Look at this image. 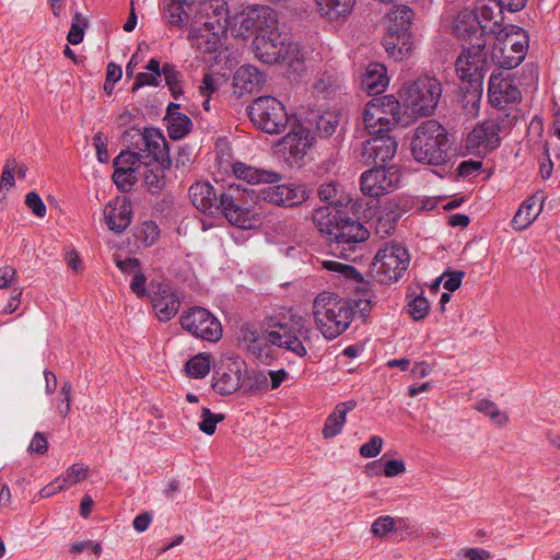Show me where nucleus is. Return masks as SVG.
<instances>
[{
  "instance_id": "obj_1",
  "label": "nucleus",
  "mask_w": 560,
  "mask_h": 560,
  "mask_svg": "<svg viewBox=\"0 0 560 560\" xmlns=\"http://www.w3.org/2000/svg\"><path fill=\"white\" fill-rule=\"evenodd\" d=\"M314 335L310 320L298 311L289 310L270 317L268 330L264 338L250 324H244L238 331V342L250 353L261 357L266 350V341L284 349L299 358L307 355Z\"/></svg>"
},
{
  "instance_id": "obj_2",
  "label": "nucleus",
  "mask_w": 560,
  "mask_h": 560,
  "mask_svg": "<svg viewBox=\"0 0 560 560\" xmlns=\"http://www.w3.org/2000/svg\"><path fill=\"white\" fill-rule=\"evenodd\" d=\"M248 191L234 183L220 194L208 182H198L190 186L189 198L200 212L213 214L221 210L226 220L243 230L256 228L259 218L246 207Z\"/></svg>"
},
{
  "instance_id": "obj_3",
  "label": "nucleus",
  "mask_w": 560,
  "mask_h": 560,
  "mask_svg": "<svg viewBox=\"0 0 560 560\" xmlns=\"http://www.w3.org/2000/svg\"><path fill=\"white\" fill-rule=\"evenodd\" d=\"M236 19L245 31H256L252 46L257 59L268 65L282 62L289 38L279 30L278 15L273 9L268 5H249Z\"/></svg>"
},
{
  "instance_id": "obj_4",
  "label": "nucleus",
  "mask_w": 560,
  "mask_h": 560,
  "mask_svg": "<svg viewBox=\"0 0 560 560\" xmlns=\"http://www.w3.org/2000/svg\"><path fill=\"white\" fill-rule=\"evenodd\" d=\"M313 221L334 255L345 259H352L358 246L369 238L368 229L350 215L349 209L322 207L314 211Z\"/></svg>"
},
{
  "instance_id": "obj_5",
  "label": "nucleus",
  "mask_w": 560,
  "mask_h": 560,
  "mask_svg": "<svg viewBox=\"0 0 560 560\" xmlns=\"http://www.w3.org/2000/svg\"><path fill=\"white\" fill-rule=\"evenodd\" d=\"M409 149L418 163L443 165L448 161L451 149L448 133L438 120H424L412 130Z\"/></svg>"
},
{
  "instance_id": "obj_6",
  "label": "nucleus",
  "mask_w": 560,
  "mask_h": 560,
  "mask_svg": "<svg viewBox=\"0 0 560 560\" xmlns=\"http://www.w3.org/2000/svg\"><path fill=\"white\" fill-rule=\"evenodd\" d=\"M312 315L323 337L334 340L349 328L353 319V307L350 301L338 294L323 291L314 299Z\"/></svg>"
},
{
  "instance_id": "obj_7",
  "label": "nucleus",
  "mask_w": 560,
  "mask_h": 560,
  "mask_svg": "<svg viewBox=\"0 0 560 560\" xmlns=\"http://www.w3.org/2000/svg\"><path fill=\"white\" fill-rule=\"evenodd\" d=\"M442 95V84L434 77L422 75L404 85L398 96L417 117L431 116Z\"/></svg>"
},
{
  "instance_id": "obj_8",
  "label": "nucleus",
  "mask_w": 560,
  "mask_h": 560,
  "mask_svg": "<svg viewBox=\"0 0 560 560\" xmlns=\"http://www.w3.org/2000/svg\"><path fill=\"white\" fill-rule=\"evenodd\" d=\"M491 59L503 69L516 68L528 50V35L516 25H505V30L494 34Z\"/></svg>"
},
{
  "instance_id": "obj_9",
  "label": "nucleus",
  "mask_w": 560,
  "mask_h": 560,
  "mask_svg": "<svg viewBox=\"0 0 560 560\" xmlns=\"http://www.w3.org/2000/svg\"><path fill=\"white\" fill-rule=\"evenodd\" d=\"M413 12L407 5H395L387 13V57L395 61L407 59L412 51L410 25Z\"/></svg>"
},
{
  "instance_id": "obj_10",
  "label": "nucleus",
  "mask_w": 560,
  "mask_h": 560,
  "mask_svg": "<svg viewBox=\"0 0 560 560\" xmlns=\"http://www.w3.org/2000/svg\"><path fill=\"white\" fill-rule=\"evenodd\" d=\"M377 141L364 143L362 155L368 165H374L373 168L365 171L361 175V190L370 200V208H378L381 198L385 195V150Z\"/></svg>"
},
{
  "instance_id": "obj_11",
  "label": "nucleus",
  "mask_w": 560,
  "mask_h": 560,
  "mask_svg": "<svg viewBox=\"0 0 560 560\" xmlns=\"http://www.w3.org/2000/svg\"><path fill=\"white\" fill-rule=\"evenodd\" d=\"M247 112L253 125L266 133H281L289 122L284 105L273 96L257 97Z\"/></svg>"
},
{
  "instance_id": "obj_12",
  "label": "nucleus",
  "mask_w": 560,
  "mask_h": 560,
  "mask_svg": "<svg viewBox=\"0 0 560 560\" xmlns=\"http://www.w3.org/2000/svg\"><path fill=\"white\" fill-rule=\"evenodd\" d=\"M182 327L196 338L217 342L222 337L221 323L208 310L195 306L180 316Z\"/></svg>"
},
{
  "instance_id": "obj_13",
  "label": "nucleus",
  "mask_w": 560,
  "mask_h": 560,
  "mask_svg": "<svg viewBox=\"0 0 560 560\" xmlns=\"http://www.w3.org/2000/svg\"><path fill=\"white\" fill-rule=\"evenodd\" d=\"M483 49L485 40L477 38L476 44L464 49L457 57L455 68L460 80L471 85H481L488 65Z\"/></svg>"
},
{
  "instance_id": "obj_14",
  "label": "nucleus",
  "mask_w": 560,
  "mask_h": 560,
  "mask_svg": "<svg viewBox=\"0 0 560 560\" xmlns=\"http://www.w3.org/2000/svg\"><path fill=\"white\" fill-rule=\"evenodd\" d=\"M135 149L144 154L142 159L144 166L159 163L164 167H171L167 142L159 129L145 128L135 142Z\"/></svg>"
},
{
  "instance_id": "obj_15",
  "label": "nucleus",
  "mask_w": 560,
  "mask_h": 560,
  "mask_svg": "<svg viewBox=\"0 0 560 560\" xmlns=\"http://www.w3.org/2000/svg\"><path fill=\"white\" fill-rule=\"evenodd\" d=\"M262 187L257 192L259 200L275 206L296 207L308 199V192L301 184H279Z\"/></svg>"
},
{
  "instance_id": "obj_16",
  "label": "nucleus",
  "mask_w": 560,
  "mask_h": 560,
  "mask_svg": "<svg viewBox=\"0 0 560 560\" xmlns=\"http://www.w3.org/2000/svg\"><path fill=\"white\" fill-rule=\"evenodd\" d=\"M311 121H299L292 127L281 141L283 151L289 154L288 160L298 162L302 160L315 141Z\"/></svg>"
},
{
  "instance_id": "obj_17",
  "label": "nucleus",
  "mask_w": 560,
  "mask_h": 560,
  "mask_svg": "<svg viewBox=\"0 0 560 560\" xmlns=\"http://www.w3.org/2000/svg\"><path fill=\"white\" fill-rule=\"evenodd\" d=\"M220 18L215 21L195 22L188 34V40L197 50L207 54L215 51L221 43L219 31L222 30Z\"/></svg>"
},
{
  "instance_id": "obj_18",
  "label": "nucleus",
  "mask_w": 560,
  "mask_h": 560,
  "mask_svg": "<svg viewBox=\"0 0 560 560\" xmlns=\"http://www.w3.org/2000/svg\"><path fill=\"white\" fill-rule=\"evenodd\" d=\"M152 306L161 322L173 318L179 310V299L167 283L151 282Z\"/></svg>"
},
{
  "instance_id": "obj_19",
  "label": "nucleus",
  "mask_w": 560,
  "mask_h": 560,
  "mask_svg": "<svg viewBox=\"0 0 560 560\" xmlns=\"http://www.w3.org/2000/svg\"><path fill=\"white\" fill-rule=\"evenodd\" d=\"M363 121L365 130L372 137L365 143L378 140L377 145L382 144L384 149L385 97H373L366 103Z\"/></svg>"
},
{
  "instance_id": "obj_20",
  "label": "nucleus",
  "mask_w": 560,
  "mask_h": 560,
  "mask_svg": "<svg viewBox=\"0 0 560 560\" xmlns=\"http://www.w3.org/2000/svg\"><path fill=\"white\" fill-rule=\"evenodd\" d=\"M488 97L494 106L503 107L517 103L521 100V92L512 81L503 77L502 72H493L489 79Z\"/></svg>"
},
{
  "instance_id": "obj_21",
  "label": "nucleus",
  "mask_w": 560,
  "mask_h": 560,
  "mask_svg": "<svg viewBox=\"0 0 560 560\" xmlns=\"http://www.w3.org/2000/svg\"><path fill=\"white\" fill-rule=\"evenodd\" d=\"M104 218L110 231L117 234L122 233L131 223V202L126 197L109 201L105 206Z\"/></svg>"
},
{
  "instance_id": "obj_22",
  "label": "nucleus",
  "mask_w": 560,
  "mask_h": 560,
  "mask_svg": "<svg viewBox=\"0 0 560 560\" xmlns=\"http://www.w3.org/2000/svg\"><path fill=\"white\" fill-rule=\"evenodd\" d=\"M500 126L494 119H489L476 126L468 135L466 145L470 150L494 149L500 143Z\"/></svg>"
},
{
  "instance_id": "obj_23",
  "label": "nucleus",
  "mask_w": 560,
  "mask_h": 560,
  "mask_svg": "<svg viewBox=\"0 0 560 560\" xmlns=\"http://www.w3.org/2000/svg\"><path fill=\"white\" fill-rule=\"evenodd\" d=\"M544 201V191H536L524 200L512 220V226L518 231L527 229L540 214Z\"/></svg>"
},
{
  "instance_id": "obj_24",
  "label": "nucleus",
  "mask_w": 560,
  "mask_h": 560,
  "mask_svg": "<svg viewBox=\"0 0 560 560\" xmlns=\"http://www.w3.org/2000/svg\"><path fill=\"white\" fill-rule=\"evenodd\" d=\"M503 10L499 0H489L478 8L477 16L485 33L494 35L505 30Z\"/></svg>"
},
{
  "instance_id": "obj_25",
  "label": "nucleus",
  "mask_w": 560,
  "mask_h": 560,
  "mask_svg": "<svg viewBox=\"0 0 560 560\" xmlns=\"http://www.w3.org/2000/svg\"><path fill=\"white\" fill-rule=\"evenodd\" d=\"M232 168L236 178L250 185L275 184L283 178L281 173L253 167L242 162L234 163Z\"/></svg>"
},
{
  "instance_id": "obj_26",
  "label": "nucleus",
  "mask_w": 560,
  "mask_h": 560,
  "mask_svg": "<svg viewBox=\"0 0 560 560\" xmlns=\"http://www.w3.org/2000/svg\"><path fill=\"white\" fill-rule=\"evenodd\" d=\"M264 82L262 73L252 65L240 67L233 77V92L242 96L254 92Z\"/></svg>"
},
{
  "instance_id": "obj_27",
  "label": "nucleus",
  "mask_w": 560,
  "mask_h": 560,
  "mask_svg": "<svg viewBox=\"0 0 560 560\" xmlns=\"http://www.w3.org/2000/svg\"><path fill=\"white\" fill-rule=\"evenodd\" d=\"M178 109V104L170 103L164 118L167 122V133L173 140L183 139L191 131L192 128L191 119Z\"/></svg>"
},
{
  "instance_id": "obj_28",
  "label": "nucleus",
  "mask_w": 560,
  "mask_h": 560,
  "mask_svg": "<svg viewBox=\"0 0 560 560\" xmlns=\"http://www.w3.org/2000/svg\"><path fill=\"white\" fill-rule=\"evenodd\" d=\"M243 362L234 361L226 371L218 373L212 387L220 395H231L241 387Z\"/></svg>"
},
{
  "instance_id": "obj_29",
  "label": "nucleus",
  "mask_w": 560,
  "mask_h": 560,
  "mask_svg": "<svg viewBox=\"0 0 560 560\" xmlns=\"http://www.w3.org/2000/svg\"><path fill=\"white\" fill-rule=\"evenodd\" d=\"M410 264L408 250L399 244L392 243L387 255V279L397 282L406 273Z\"/></svg>"
},
{
  "instance_id": "obj_30",
  "label": "nucleus",
  "mask_w": 560,
  "mask_h": 560,
  "mask_svg": "<svg viewBox=\"0 0 560 560\" xmlns=\"http://www.w3.org/2000/svg\"><path fill=\"white\" fill-rule=\"evenodd\" d=\"M454 32L459 37H476V39L485 34L477 13L471 10H463L458 13L454 23Z\"/></svg>"
},
{
  "instance_id": "obj_31",
  "label": "nucleus",
  "mask_w": 560,
  "mask_h": 560,
  "mask_svg": "<svg viewBox=\"0 0 560 560\" xmlns=\"http://www.w3.org/2000/svg\"><path fill=\"white\" fill-rule=\"evenodd\" d=\"M318 197L322 201L327 202V207H336L341 209L353 208L352 198L345 195L337 182L330 180L323 183L318 187Z\"/></svg>"
},
{
  "instance_id": "obj_32",
  "label": "nucleus",
  "mask_w": 560,
  "mask_h": 560,
  "mask_svg": "<svg viewBox=\"0 0 560 560\" xmlns=\"http://www.w3.org/2000/svg\"><path fill=\"white\" fill-rule=\"evenodd\" d=\"M355 407L352 400L338 404L334 411L327 417L322 434L324 439H331L341 433L349 411Z\"/></svg>"
},
{
  "instance_id": "obj_33",
  "label": "nucleus",
  "mask_w": 560,
  "mask_h": 560,
  "mask_svg": "<svg viewBox=\"0 0 560 560\" xmlns=\"http://www.w3.org/2000/svg\"><path fill=\"white\" fill-rule=\"evenodd\" d=\"M362 88L370 96L382 97L385 92V66L383 63H371L362 79Z\"/></svg>"
},
{
  "instance_id": "obj_34",
  "label": "nucleus",
  "mask_w": 560,
  "mask_h": 560,
  "mask_svg": "<svg viewBox=\"0 0 560 560\" xmlns=\"http://www.w3.org/2000/svg\"><path fill=\"white\" fill-rule=\"evenodd\" d=\"M387 127L393 126H407L413 119L418 118L416 114L410 113L409 108L404 106L401 100H396L393 95H387Z\"/></svg>"
},
{
  "instance_id": "obj_35",
  "label": "nucleus",
  "mask_w": 560,
  "mask_h": 560,
  "mask_svg": "<svg viewBox=\"0 0 560 560\" xmlns=\"http://www.w3.org/2000/svg\"><path fill=\"white\" fill-rule=\"evenodd\" d=\"M322 15L329 20H337L348 15L354 4V0H316Z\"/></svg>"
},
{
  "instance_id": "obj_36",
  "label": "nucleus",
  "mask_w": 560,
  "mask_h": 560,
  "mask_svg": "<svg viewBox=\"0 0 560 560\" xmlns=\"http://www.w3.org/2000/svg\"><path fill=\"white\" fill-rule=\"evenodd\" d=\"M164 19L167 24L175 27H182L186 22H188L189 10L184 2L177 1H165L164 4Z\"/></svg>"
},
{
  "instance_id": "obj_37",
  "label": "nucleus",
  "mask_w": 560,
  "mask_h": 560,
  "mask_svg": "<svg viewBox=\"0 0 560 560\" xmlns=\"http://www.w3.org/2000/svg\"><path fill=\"white\" fill-rule=\"evenodd\" d=\"M413 533L415 526L409 520L387 516V540H404Z\"/></svg>"
},
{
  "instance_id": "obj_38",
  "label": "nucleus",
  "mask_w": 560,
  "mask_h": 560,
  "mask_svg": "<svg viewBox=\"0 0 560 560\" xmlns=\"http://www.w3.org/2000/svg\"><path fill=\"white\" fill-rule=\"evenodd\" d=\"M154 166H145L143 172L144 184L152 194L160 192L165 186L164 167L162 164L154 163Z\"/></svg>"
},
{
  "instance_id": "obj_39",
  "label": "nucleus",
  "mask_w": 560,
  "mask_h": 560,
  "mask_svg": "<svg viewBox=\"0 0 560 560\" xmlns=\"http://www.w3.org/2000/svg\"><path fill=\"white\" fill-rule=\"evenodd\" d=\"M159 226L152 221H145L140 224L135 232V237L143 247L152 246L159 238Z\"/></svg>"
},
{
  "instance_id": "obj_40",
  "label": "nucleus",
  "mask_w": 560,
  "mask_h": 560,
  "mask_svg": "<svg viewBox=\"0 0 560 560\" xmlns=\"http://www.w3.org/2000/svg\"><path fill=\"white\" fill-rule=\"evenodd\" d=\"M143 156L144 154L138 151H121L114 160V167L125 168L128 172L131 171L137 173L139 166L143 164Z\"/></svg>"
},
{
  "instance_id": "obj_41",
  "label": "nucleus",
  "mask_w": 560,
  "mask_h": 560,
  "mask_svg": "<svg viewBox=\"0 0 560 560\" xmlns=\"http://www.w3.org/2000/svg\"><path fill=\"white\" fill-rule=\"evenodd\" d=\"M285 48L287 54L282 62H287L291 68L298 70L299 66L307 59L310 51L304 49L299 43H292L289 39Z\"/></svg>"
},
{
  "instance_id": "obj_42",
  "label": "nucleus",
  "mask_w": 560,
  "mask_h": 560,
  "mask_svg": "<svg viewBox=\"0 0 560 560\" xmlns=\"http://www.w3.org/2000/svg\"><path fill=\"white\" fill-rule=\"evenodd\" d=\"M162 73L165 83L171 91L172 96L174 98L179 97L183 93L180 73L176 70V68L173 65L170 63H164L162 66Z\"/></svg>"
},
{
  "instance_id": "obj_43",
  "label": "nucleus",
  "mask_w": 560,
  "mask_h": 560,
  "mask_svg": "<svg viewBox=\"0 0 560 560\" xmlns=\"http://www.w3.org/2000/svg\"><path fill=\"white\" fill-rule=\"evenodd\" d=\"M186 372L189 376L202 378L210 372V360L207 354H197L186 363Z\"/></svg>"
},
{
  "instance_id": "obj_44",
  "label": "nucleus",
  "mask_w": 560,
  "mask_h": 560,
  "mask_svg": "<svg viewBox=\"0 0 560 560\" xmlns=\"http://www.w3.org/2000/svg\"><path fill=\"white\" fill-rule=\"evenodd\" d=\"M476 409L499 425H504L509 421L506 412L500 410L493 401L480 400L476 404Z\"/></svg>"
},
{
  "instance_id": "obj_45",
  "label": "nucleus",
  "mask_w": 560,
  "mask_h": 560,
  "mask_svg": "<svg viewBox=\"0 0 560 560\" xmlns=\"http://www.w3.org/2000/svg\"><path fill=\"white\" fill-rule=\"evenodd\" d=\"M407 298L409 299L408 312L410 316L415 320L423 319L429 313L430 303L423 296L422 292L420 294L415 295L413 298L411 294H408Z\"/></svg>"
},
{
  "instance_id": "obj_46",
  "label": "nucleus",
  "mask_w": 560,
  "mask_h": 560,
  "mask_svg": "<svg viewBox=\"0 0 560 560\" xmlns=\"http://www.w3.org/2000/svg\"><path fill=\"white\" fill-rule=\"evenodd\" d=\"M88 478V468L82 464H74L67 469L65 474L58 477V481L62 482L67 489Z\"/></svg>"
},
{
  "instance_id": "obj_47",
  "label": "nucleus",
  "mask_w": 560,
  "mask_h": 560,
  "mask_svg": "<svg viewBox=\"0 0 560 560\" xmlns=\"http://www.w3.org/2000/svg\"><path fill=\"white\" fill-rule=\"evenodd\" d=\"M410 202L404 197H392L387 199V222H396L408 211Z\"/></svg>"
},
{
  "instance_id": "obj_48",
  "label": "nucleus",
  "mask_w": 560,
  "mask_h": 560,
  "mask_svg": "<svg viewBox=\"0 0 560 560\" xmlns=\"http://www.w3.org/2000/svg\"><path fill=\"white\" fill-rule=\"evenodd\" d=\"M323 267L329 271L339 273L345 279L353 280L355 282L361 281V276L353 266L334 260H325L323 261Z\"/></svg>"
},
{
  "instance_id": "obj_49",
  "label": "nucleus",
  "mask_w": 560,
  "mask_h": 560,
  "mask_svg": "<svg viewBox=\"0 0 560 560\" xmlns=\"http://www.w3.org/2000/svg\"><path fill=\"white\" fill-rule=\"evenodd\" d=\"M88 24V20L81 13L75 12L67 36L68 42L72 45L80 44L83 40L84 30Z\"/></svg>"
},
{
  "instance_id": "obj_50",
  "label": "nucleus",
  "mask_w": 560,
  "mask_h": 560,
  "mask_svg": "<svg viewBox=\"0 0 560 560\" xmlns=\"http://www.w3.org/2000/svg\"><path fill=\"white\" fill-rule=\"evenodd\" d=\"M200 418L201 421L198 423V428L208 435H212L215 432L217 424L224 420L222 413H213L207 407L201 409Z\"/></svg>"
},
{
  "instance_id": "obj_51",
  "label": "nucleus",
  "mask_w": 560,
  "mask_h": 560,
  "mask_svg": "<svg viewBox=\"0 0 560 560\" xmlns=\"http://www.w3.org/2000/svg\"><path fill=\"white\" fill-rule=\"evenodd\" d=\"M481 89L480 85H471V91L467 92L463 98V107L470 117L477 116L480 109Z\"/></svg>"
},
{
  "instance_id": "obj_52",
  "label": "nucleus",
  "mask_w": 560,
  "mask_h": 560,
  "mask_svg": "<svg viewBox=\"0 0 560 560\" xmlns=\"http://www.w3.org/2000/svg\"><path fill=\"white\" fill-rule=\"evenodd\" d=\"M338 124L339 118L335 113H324L316 118V129L324 137L332 135Z\"/></svg>"
},
{
  "instance_id": "obj_53",
  "label": "nucleus",
  "mask_w": 560,
  "mask_h": 560,
  "mask_svg": "<svg viewBox=\"0 0 560 560\" xmlns=\"http://www.w3.org/2000/svg\"><path fill=\"white\" fill-rule=\"evenodd\" d=\"M113 180L119 190L127 191L137 182V175L136 172H128L125 168H115Z\"/></svg>"
},
{
  "instance_id": "obj_54",
  "label": "nucleus",
  "mask_w": 560,
  "mask_h": 560,
  "mask_svg": "<svg viewBox=\"0 0 560 560\" xmlns=\"http://www.w3.org/2000/svg\"><path fill=\"white\" fill-rule=\"evenodd\" d=\"M223 81V78L213 73H206L203 75L201 85L199 86L200 94L202 96H210L212 93L217 92L219 85Z\"/></svg>"
},
{
  "instance_id": "obj_55",
  "label": "nucleus",
  "mask_w": 560,
  "mask_h": 560,
  "mask_svg": "<svg viewBox=\"0 0 560 560\" xmlns=\"http://www.w3.org/2000/svg\"><path fill=\"white\" fill-rule=\"evenodd\" d=\"M71 384L66 382L62 384L59 396L58 412L62 418H66L71 409Z\"/></svg>"
},
{
  "instance_id": "obj_56",
  "label": "nucleus",
  "mask_w": 560,
  "mask_h": 560,
  "mask_svg": "<svg viewBox=\"0 0 560 560\" xmlns=\"http://www.w3.org/2000/svg\"><path fill=\"white\" fill-rule=\"evenodd\" d=\"M383 447V440L380 436H372L370 441L362 444L360 447V455L365 458L377 456Z\"/></svg>"
},
{
  "instance_id": "obj_57",
  "label": "nucleus",
  "mask_w": 560,
  "mask_h": 560,
  "mask_svg": "<svg viewBox=\"0 0 560 560\" xmlns=\"http://www.w3.org/2000/svg\"><path fill=\"white\" fill-rule=\"evenodd\" d=\"M385 250L378 249L376 253L373 262L370 266L371 277L378 282H383V276L385 273Z\"/></svg>"
},
{
  "instance_id": "obj_58",
  "label": "nucleus",
  "mask_w": 560,
  "mask_h": 560,
  "mask_svg": "<svg viewBox=\"0 0 560 560\" xmlns=\"http://www.w3.org/2000/svg\"><path fill=\"white\" fill-rule=\"evenodd\" d=\"M25 203L36 217L44 218L46 215V206L37 192H28L25 197Z\"/></svg>"
},
{
  "instance_id": "obj_59",
  "label": "nucleus",
  "mask_w": 560,
  "mask_h": 560,
  "mask_svg": "<svg viewBox=\"0 0 560 560\" xmlns=\"http://www.w3.org/2000/svg\"><path fill=\"white\" fill-rule=\"evenodd\" d=\"M147 278L141 271H137L133 275L132 281L130 283L131 291L138 296V298H144L151 295V287L149 290L145 289Z\"/></svg>"
},
{
  "instance_id": "obj_60",
  "label": "nucleus",
  "mask_w": 560,
  "mask_h": 560,
  "mask_svg": "<svg viewBox=\"0 0 560 560\" xmlns=\"http://www.w3.org/2000/svg\"><path fill=\"white\" fill-rule=\"evenodd\" d=\"M18 166V162L15 159H11L7 161V164L3 167L1 179H0V186H3L5 188H11L14 186V172Z\"/></svg>"
},
{
  "instance_id": "obj_61",
  "label": "nucleus",
  "mask_w": 560,
  "mask_h": 560,
  "mask_svg": "<svg viewBox=\"0 0 560 560\" xmlns=\"http://www.w3.org/2000/svg\"><path fill=\"white\" fill-rule=\"evenodd\" d=\"M16 270L11 266L0 268V289L16 288Z\"/></svg>"
},
{
  "instance_id": "obj_62",
  "label": "nucleus",
  "mask_w": 560,
  "mask_h": 560,
  "mask_svg": "<svg viewBox=\"0 0 560 560\" xmlns=\"http://www.w3.org/2000/svg\"><path fill=\"white\" fill-rule=\"evenodd\" d=\"M159 75L152 72H140L136 77V81L132 85V91H137L142 86H158L159 85Z\"/></svg>"
},
{
  "instance_id": "obj_63",
  "label": "nucleus",
  "mask_w": 560,
  "mask_h": 560,
  "mask_svg": "<svg viewBox=\"0 0 560 560\" xmlns=\"http://www.w3.org/2000/svg\"><path fill=\"white\" fill-rule=\"evenodd\" d=\"M482 163L480 161H463L457 167V173L462 177L476 175L481 170Z\"/></svg>"
},
{
  "instance_id": "obj_64",
  "label": "nucleus",
  "mask_w": 560,
  "mask_h": 560,
  "mask_svg": "<svg viewBox=\"0 0 560 560\" xmlns=\"http://www.w3.org/2000/svg\"><path fill=\"white\" fill-rule=\"evenodd\" d=\"M93 143L96 149L97 160L101 163H106L109 159L108 151L106 149V139L102 132H97L93 137Z\"/></svg>"
}]
</instances>
